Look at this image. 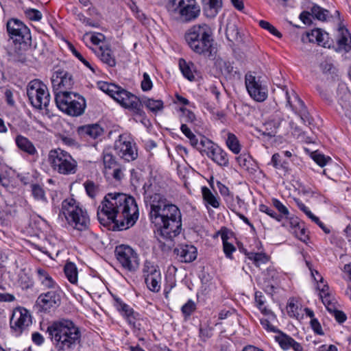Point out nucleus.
Instances as JSON below:
<instances>
[{"label":"nucleus","instance_id":"obj_1","mask_svg":"<svg viewBox=\"0 0 351 351\" xmlns=\"http://www.w3.org/2000/svg\"><path fill=\"white\" fill-rule=\"evenodd\" d=\"M149 218L156 227L154 234L157 240L171 248L174 239L182 230L180 210L160 194L155 193L150 197Z\"/></svg>","mask_w":351,"mask_h":351},{"label":"nucleus","instance_id":"obj_2","mask_svg":"<svg viewBox=\"0 0 351 351\" xmlns=\"http://www.w3.org/2000/svg\"><path fill=\"white\" fill-rule=\"evenodd\" d=\"M130 195L125 193H108L97 210V218L104 226L113 224V230H123L130 228L132 221L130 214Z\"/></svg>","mask_w":351,"mask_h":351},{"label":"nucleus","instance_id":"obj_3","mask_svg":"<svg viewBox=\"0 0 351 351\" xmlns=\"http://www.w3.org/2000/svg\"><path fill=\"white\" fill-rule=\"evenodd\" d=\"M47 331L56 351H73L81 343V330L69 319L53 322Z\"/></svg>","mask_w":351,"mask_h":351},{"label":"nucleus","instance_id":"obj_4","mask_svg":"<svg viewBox=\"0 0 351 351\" xmlns=\"http://www.w3.org/2000/svg\"><path fill=\"white\" fill-rule=\"evenodd\" d=\"M213 31L206 23L196 24L185 33L184 38L189 48L195 53L204 57L213 56Z\"/></svg>","mask_w":351,"mask_h":351},{"label":"nucleus","instance_id":"obj_5","mask_svg":"<svg viewBox=\"0 0 351 351\" xmlns=\"http://www.w3.org/2000/svg\"><path fill=\"white\" fill-rule=\"evenodd\" d=\"M167 10L171 18L182 23L195 20L200 13L195 0H169Z\"/></svg>","mask_w":351,"mask_h":351},{"label":"nucleus","instance_id":"obj_6","mask_svg":"<svg viewBox=\"0 0 351 351\" xmlns=\"http://www.w3.org/2000/svg\"><path fill=\"white\" fill-rule=\"evenodd\" d=\"M60 214L64 216L70 226L79 231L88 228L89 217L74 199H66L62 202Z\"/></svg>","mask_w":351,"mask_h":351},{"label":"nucleus","instance_id":"obj_7","mask_svg":"<svg viewBox=\"0 0 351 351\" xmlns=\"http://www.w3.org/2000/svg\"><path fill=\"white\" fill-rule=\"evenodd\" d=\"M55 101L62 112L72 117L82 115L86 107L84 97L74 92L56 93Z\"/></svg>","mask_w":351,"mask_h":351},{"label":"nucleus","instance_id":"obj_8","mask_svg":"<svg viewBox=\"0 0 351 351\" xmlns=\"http://www.w3.org/2000/svg\"><path fill=\"white\" fill-rule=\"evenodd\" d=\"M49 162L52 169L63 175H71L76 173L77 161L68 152L61 149H52L49 153Z\"/></svg>","mask_w":351,"mask_h":351},{"label":"nucleus","instance_id":"obj_9","mask_svg":"<svg viewBox=\"0 0 351 351\" xmlns=\"http://www.w3.org/2000/svg\"><path fill=\"white\" fill-rule=\"evenodd\" d=\"M29 100L35 108H47L50 101V95L47 86L39 80L29 82L27 86Z\"/></svg>","mask_w":351,"mask_h":351},{"label":"nucleus","instance_id":"obj_10","mask_svg":"<svg viewBox=\"0 0 351 351\" xmlns=\"http://www.w3.org/2000/svg\"><path fill=\"white\" fill-rule=\"evenodd\" d=\"M245 84L247 93L254 100L258 102L266 100L268 90L261 76L248 72L245 76Z\"/></svg>","mask_w":351,"mask_h":351},{"label":"nucleus","instance_id":"obj_11","mask_svg":"<svg viewBox=\"0 0 351 351\" xmlns=\"http://www.w3.org/2000/svg\"><path fill=\"white\" fill-rule=\"evenodd\" d=\"M7 31L14 43L27 46L31 43L29 29L18 19H10L7 22Z\"/></svg>","mask_w":351,"mask_h":351},{"label":"nucleus","instance_id":"obj_12","mask_svg":"<svg viewBox=\"0 0 351 351\" xmlns=\"http://www.w3.org/2000/svg\"><path fill=\"white\" fill-rule=\"evenodd\" d=\"M143 105L153 112L160 111L164 108L163 101L160 99L139 98L133 95V116H138L139 120L145 125L148 120L146 119L145 113L143 110Z\"/></svg>","mask_w":351,"mask_h":351},{"label":"nucleus","instance_id":"obj_13","mask_svg":"<svg viewBox=\"0 0 351 351\" xmlns=\"http://www.w3.org/2000/svg\"><path fill=\"white\" fill-rule=\"evenodd\" d=\"M104 174L108 180L120 181L123 178V173L115 157L108 152L103 154Z\"/></svg>","mask_w":351,"mask_h":351},{"label":"nucleus","instance_id":"obj_14","mask_svg":"<svg viewBox=\"0 0 351 351\" xmlns=\"http://www.w3.org/2000/svg\"><path fill=\"white\" fill-rule=\"evenodd\" d=\"M286 98L287 105L290 106L292 110L297 114H298L304 124H311V118L309 113L305 106L303 101L298 97V95L294 92L289 93L286 91Z\"/></svg>","mask_w":351,"mask_h":351},{"label":"nucleus","instance_id":"obj_15","mask_svg":"<svg viewBox=\"0 0 351 351\" xmlns=\"http://www.w3.org/2000/svg\"><path fill=\"white\" fill-rule=\"evenodd\" d=\"M60 289L51 290L41 293L36 300L39 309L44 312L53 311L60 306Z\"/></svg>","mask_w":351,"mask_h":351},{"label":"nucleus","instance_id":"obj_16","mask_svg":"<svg viewBox=\"0 0 351 351\" xmlns=\"http://www.w3.org/2000/svg\"><path fill=\"white\" fill-rule=\"evenodd\" d=\"M51 84L55 97H56V93H70L67 90L72 88L73 80L69 73L63 70H58L53 74Z\"/></svg>","mask_w":351,"mask_h":351},{"label":"nucleus","instance_id":"obj_17","mask_svg":"<svg viewBox=\"0 0 351 351\" xmlns=\"http://www.w3.org/2000/svg\"><path fill=\"white\" fill-rule=\"evenodd\" d=\"M32 324L29 312L25 308H16L10 318L11 328L20 332Z\"/></svg>","mask_w":351,"mask_h":351},{"label":"nucleus","instance_id":"obj_18","mask_svg":"<svg viewBox=\"0 0 351 351\" xmlns=\"http://www.w3.org/2000/svg\"><path fill=\"white\" fill-rule=\"evenodd\" d=\"M115 149L119 156L125 161L132 160V144L130 138L123 134L119 136V140L115 142Z\"/></svg>","mask_w":351,"mask_h":351},{"label":"nucleus","instance_id":"obj_19","mask_svg":"<svg viewBox=\"0 0 351 351\" xmlns=\"http://www.w3.org/2000/svg\"><path fill=\"white\" fill-rule=\"evenodd\" d=\"M117 258L121 265L128 271L132 270V247L128 245H120L116 247Z\"/></svg>","mask_w":351,"mask_h":351},{"label":"nucleus","instance_id":"obj_20","mask_svg":"<svg viewBox=\"0 0 351 351\" xmlns=\"http://www.w3.org/2000/svg\"><path fill=\"white\" fill-rule=\"evenodd\" d=\"M174 252L182 262L191 263L195 260L197 251L192 245H180L174 250Z\"/></svg>","mask_w":351,"mask_h":351},{"label":"nucleus","instance_id":"obj_21","mask_svg":"<svg viewBox=\"0 0 351 351\" xmlns=\"http://www.w3.org/2000/svg\"><path fill=\"white\" fill-rule=\"evenodd\" d=\"M275 339L283 350L291 348L294 351H303V347L300 343L283 332H280V335H276Z\"/></svg>","mask_w":351,"mask_h":351},{"label":"nucleus","instance_id":"obj_22","mask_svg":"<svg viewBox=\"0 0 351 351\" xmlns=\"http://www.w3.org/2000/svg\"><path fill=\"white\" fill-rule=\"evenodd\" d=\"M338 106L337 110L348 116L351 113V93L348 90H343L339 93L337 99Z\"/></svg>","mask_w":351,"mask_h":351},{"label":"nucleus","instance_id":"obj_23","mask_svg":"<svg viewBox=\"0 0 351 351\" xmlns=\"http://www.w3.org/2000/svg\"><path fill=\"white\" fill-rule=\"evenodd\" d=\"M78 134L84 138L95 139L103 133V129L98 124L85 125L78 128Z\"/></svg>","mask_w":351,"mask_h":351},{"label":"nucleus","instance_id":"obj_24","mask_svg":"<svg viewBox=\"0 0 351 351\" xmlns=\"http://www.w3.org/2000/svg\"><path fill=\"white\" fill-rule=\"evenodd\" d=\"M310 42L317 43L319 45L325 48H330V43L328 40V34L322 31L320 29H313L311 33L307 34Z\"/></svg>","mask_w":351,"mask_h":351},{"label":"nucleus","instance_id":"obj_25","mask_svg":"<svg viewBox=\"0 0 351 351\" xmlns=\"http://www.w3.org/2000/svg\"><path fill=\"white\" fill-rule=\"evenodd\" d=\"M36 273L39 282L44 287L52 289V290L60 289L57 283L45 269L38 268Z\"/></svg>","mask_w":351,"mask_h":351},{"label":"nucleus","instance_id":"obj_26","mask_svg":"<svg viewBox=\"0 0 351 351\" xmlns=\"http://www.w3.org/2000/svg\"><path fill=\"white\" fill-rule=\"evenodd\" d=\"M112 98L125 108H132V95L130 92L119 86V90Z\"/></svg>","mask_w":351,"mask_h":351},{"label":"nucleus","instance_id":"obj_27","mask_svg":"<svg viewBox=\"0 0 351 351\" xmlns=\"http://www.w3.org/2000/svg\"><path fill=\"white\" fill-rule=\"evenodd\" d=\"M17 147L22 151L29 155H34L37 150L33 143L26 137L22 135H18L15 139Z\"/></svg>","mask_w":351,"mask_h":351},{"label":"nucleus","instance_id":"obj_28","mask_svg":"<svg viewBox=\"0 0 351 351\" xmlns=\"http://www.w3.org/2000/svg\"><path fill=\"white\" fill-rule=\"evenodd\" d=\"M97 54L99 59L110 66H114L116 64L114 57L112 54L111 50L107 46H101L97 51Z\"/></svg>","mask_w":351,"mask_h":351},{"label":"nucleus","instance_id":"obj_29","mask_svg":"<svg viewBox=\"0 0 351 351\" xmlns=\"http://www.w3.org/2000/svg\"><path fill=\"white\" fill-rule=\"evenodd\" d=\"M209 157L220 166L226 167L229 163L228 154L226 152L219 147L213 149Z\"/></svg>","mask_w":351,"mask_h":351},{"label":"nucleus","instance_id":"obj_30","mask_svg":"<svg viewBox=\"0 0 351 351\" xmlns=\"http://www.w3.org/2000/svg\"><path fill=\"white\" fill-rule=\"evenodd\" d=\"M339 38L338 39L339 47L346 51L351 49V37L348 30L344 27L339 29Z\"/></svg>","mask_w":351,"mask_h":351},{"label":"nucleus","instance_id":"obj_31","mask_svg":"<svg viewBox=\"0 0 351 351\" xmlns=\"http://www.w3.org/2000/svg\"><path fill=\"white\" fill-rule=\"evenodd\" d=\"M145 282L147 288L153 292H158L160 289L161 274L160 271L154 273L152 276H146Z\"/></svg>","mask_w":351,"mask_h":351},{"label":"nucleus","instance_id":"obj_32","mask_svg":"<svg viewBox=\"0 0 351 351\" xmlns=\"http://www.w3.org/2000/svg\"><path fill=\"white\" fill-rule=\"evenodd\" d=\"M226 35L227 39L232 43H239L242 40L236 24L232 21H229L226 25Z\"/></svg>","mask_w":351,"mask_h":351},{"label":"nucleus","instance_id":"obj_33","mask_svg":"<svg viewBox=\"0 0 351 351\" xmlns=\"http://www.w3.org/2000/svg\"><path fill=\"white\" fill-rule=\"evenodd\" d=\"M179 66L182 73L186 79L190 81L195 80L194 64L192 62H186L184 59H180Z\"/></svg>","mask_w":351,"mask_h":351},{"label":"nucleus","instance_id":"obj_34","mask_svg":"<svg viewBox=\"0 0 351 351\" xmlns=\"http://www.w3.org/2000/svg\"><path fill=\"white\" fill-rule=\"evenodd\" d=\"M64 271L66 278L71 283L76 284L77 282V269L73 263H67L64 266Z\"/></svg>","mask_w":351,"mask_h":351},{"label":"nucleus","instance_id":"obj_35","mask_svg":"<svg viewBox=\"0 0 351 351\" xmlns=\"http://www.w3.org/2000/svg\"><path fill=\"white\" fill-rule=\"evenodd\" d=\"M221 0H208L204 10L208 17L213 18L218 13L219 8H221Z\"/></svg>","mask_w":351,"mask_h":351},{"label":"nucleus","instance_id":"obj_36","mask_svg":"<svg viewBox=\"0 0 351 351\" xmlns=\"http://www.w3.org/2000/svg\"><path fill=\"white\" fill-rule=\"evenodd\" d=\"M202 193L204 201L206 204L210 205L212 207L217 208L219 206V202L213 195L211 191L206 186L202 188Z\"/></svg>","mask_w":351,"mask_h":351},{"label":"nucleus","instance_id":"obj_37","mask_svg":"<svg viewBox=\"0 0 351 351\" xmlns=\"http://www.w3.org/2000/svg\"><path fill=\"white\" fill-rule=\"evenodd\" d=\"M255 302L256 303L257 307L260 309L263 314L268 315L269 317L273 319L276 318V316L273 312L264 306L265 301L263 300V295L261 292L256 291L255 293Z\"/></svg>","mask_w":351,"mask_h":351},{"label":"nucleus","instance_id":"obj_38","mask_svg":"<svg viewBox=\"0 0 351 351\" xmlns=\"http://www.w3.org/2000/svg\"><path fill=\"white\" fill-rule=\"evenodd\" d=\"M227 147L235 154L241 151V145L237 137L232 133L228 132L226 140Z\"/></svg>","mask_w":351,"mask_h":351},{"label":"nucleus","instance_id":"obj_39","mask_svg":"<svg viewBox=\"0 0 351 351\" xmlns=\"http://www.w3.org/2000/svg\"><path fill=\"white\" fill-rule=\"evenodd\" d=\"M245 255L250 260L252 261L254 264L258 267L261 264H263L267 262L268 257L264 253H256V252H245Z\"/></svg>","mask_w":351,"mask_h":351},{"label":"nucleus","instance_id":"obj_40","mask_svg":"<svg viewBox=\"0 0 351 351\" xmlns=\"http://www.w3.org/2000/svg\"><path fill=\"white\" fill-rule=\"evenodd\" d=\"M98 88L103 92L107 93L112 97L119 90V86L114 84L108 83L106 82H99L97 83Z\"/></svg>","mask_w":351,"mask_h":351},{"label":"nucleus","instance_id":"obj_41","mask_svg":"<svg viewBox=\"0 0 351 351\" xmlns=\"http://www.w3.org/2000/svg\"><path fill=\"white\" fill-rule=\"evenodd\" d=\"M32 194L36 200L47 202V199L45 195L44 189L37 184H32Z\"/></svg>","mask_w":351,"mask_h":351},{"label":"nucleus","instance_id":"obj_42","mask_svg":"<svg viewBox=\"0 0 351 351\" xmlns=\"http://www.w3.org/2000/svg\"><path fill=\"white\" fill-rule=\"evenodd\" d=\"M311 11L312 15L320 21H325L329 13L328 10L324 9L317 5H314Z\"/></svg>","mask_w":351,"mask_h":351},{"label":"nucleus","instance_id":"obj_43","mask_svg":"<svg viewBox=\"0 0 351 351\" xmlns=\"http://www.w3.org/2000/svg\"><path fill=\"white\" fill-rule=\"evenodd\" d=\"M180 130L187 137L190 143L193 147L197 146L198 143V140L196 138L195 135L191 132V129L184 123H182L180 127Z\"/></svg>","mask_w":351,"mask_h":351},{"label":"nucleus","instance_id":"obj_44","mask_svg":"<svg viewBox=\"0 0 351 351\" xmlns=\"http://www.w3.org/2000/svg\"><path fill=\"white\" fill-rule=\"evenodd\" d=\"M87 195L93 198L99 192V186L91 180H87L84 183Z\"/></svg>","mask_w":351,"mask_h":351},{"label":"nucleus","instance_id":"obj_45","mask_svg":"<svg viewBox=\"0 0 351 351\" xmlns=\"http://www.w3.org/2000/svg\"><path fill=\"white\" fill-rule=\"evenodd\" d=\"M116 304L115 306L117 308L121 311L123 316H125L129 324L131 323L130 315L131 313V311L130 310V307L126 304L123 303L121 300L116 299Z\"/></svg>","mask_w":351,"mask_h":351},{"label":"nucleus","instance_id":"obj_46","mask_svg":"<svg viewBox=\"0 0 351 351\" xmlns=\"http://www.w3.org/2000/svg\"><path fill=\"white\" fill-rule=\"evenodd\" d=\"M259 25L266 30H267L269 32H270L274 36L281 38L282 34L271 23H269L268 21L261 20L258 22Z\"/></svg>","mask_w":351,"mask_h":351},{"label":"nucleus","instance_id":"obj_47","mask_svg":"<svg viewBox=\"0 0 351 351\" xmlns=\"http://www.w3.org/2000/svg\"><path fill=\"white\" fill-rule=\"evenodd\" d=\"M133 319H135V321L133 322V332H134V329L135 328L138 329L139 331L141 330H144L145 326L147 324L146 320L140 318V315L138 313H135L134 311Z\"/></svg>","mask_w":351,"mask_h":351},{"label":"nucleus","instance_id":"obj_48","mask_svg":"<svg viewBox=\"0 0 351 351\" xmlns=\"http://www.w3.org/2000/svg\"><path fill=\"white\" fill-rule=\"evenodd\" d=\"M260 210L263 213H266L267 215L275 219L278 221H281L282 220V215H278L272 208L268 207L266 205L261 204L260 206Z\"/></svg>","mask_w":351,"mask_h":351},{"label":"nucleus","instance_id":"obj_49","mask_svg":"<svg viewBox=\"0 0 351 351\" xmlns=\"http://www.w3.org/2000/svg\"><path fill=\"white\" fill-rule=\"evenodd\" d=\"M272 203H273L274 206L279 211V213H280L279 215H282V219L284 217L287 218L288 217V215H289V210L278 199H273Z\"/></svg>","mask_w":351,"mask_h":351},{"label":"nucleus","instance_id":"obj_50","mask_svg":"<svg viewBox=\"0 0 351 351\" xmlns=\"http://www.w3.org/2000/svg\"><path fill=\"white\" fill-rule=\"evenodd\" d=\"M195 310V304L191 300H189L182 307V312L186 317H189Z\"/></svg>","mask_w":351,"mask_h":351},{"label":"nucleus","instance_id":"obj_51","mask_svg":"<svg viewBox=\"0 0 351 351\" xmlns=\"http://www.w3.org/2000/svg\"><path fill=\"white\" fill-rule=\"evenodd\" d=\"M25 13L26 16L32 21H38L42 19L41 12L36 9H27L25 10Z\"/></svg>","mask_w":351,"mask_h":351},{"label":"nucleus","instance_id":"obj_52","mask_svg":"<svg viewBox=\"0 0 351 351\" xmlns=\"http://www.w3.org/2000/svg\"><path fill=\"white\" fill-rule=\"evenodd\" d=\"M69 49L72 53L80 60L85 66L89 68L90 70L94 71L93 68L91 66L90 63L82 56V54L74 47L73 45L69 44Z\"/></svg>","mask_w":351,"mask_h":351},{"label":"nucleus","instance_id":"obj_53","mask_svg":"<svg viewBox=\"0 0 351 351\" xmlns=\"http://www.w3.org/2000/svg\"><path fill=\"white\" fill-rule=\"evenodd\" d=\"M261 324L265 330L268 332L278 333L282 332L276 326H273L267 319L262 318L260 319Z\"/></svg>","mask_w":351,"mask_h":351},{"label":"nucleus","instance_id":"obj_54","mask_svg":"<svg viewBox=\"0 0 351 351\" xmlns=\"http://www.w3.org/2000/svg\"><path fill=\"white\" fill-rule=\"evenodd\" d=\"M312 158L314 161L321 167H324L327 164L328 160H330L329 157L326 158L324 155L317 152L313 154Z\"/></svg>","mask_w":351,"mask_h":351},{"label":"nucleus","instance_id":"obj_55","mask_svg":"<svg viewBox=\"0 0 351 351\" xmlns=\"http://www.w3.org/2000/svg\"><path fill=\"white\" fill-rule=\"evenodd\" d=\"M160 270L157 269L156 267L150 262L145 261L143 269V272L146 278V276H152L154 273L158 272Z\"/></svg>","mask_w":351,"mask_h":351},{"label":"nucleus","instance_id":"obj_56","mask_svg":"<svg viewBox=\"0 0 351 351\" xmlns=\"http://www.w3.org/2000/svg\"><path fill=\"white\" fill-rule=\"evenodd\" d=\"M141 86L143 91H148L152 88V82L147 73H143V79L141 82Z\"/></svg>","mask_w":351,"mask_h":351},{"label":"nucleus","instance_id":"obj_57","mask_svg":"<svg viewBox=\"0 0 351 351\" xmlns=\"http://www.w3.org/2000/svg\"><path fill=\"white\" fill-rule=\"evenodd\" d=\"M295 236L301 241H305L308 239V235L306 233V230L301 227L299 223L295 226Z\"/></svg>","mask_w":351,"mask_h":351},{"label":"nucleus","instance_id":"obj_58","mask_svg":"<svg viewBox=\"0 0 351 351\" xmlns=\"http://www.w3.org/2000/svg\"><path fill=\"white\" fill-rule=\"evenodd\" d=\"M250 157L246 154H241L237 158V160L241 167L248 169L250 162Z\"/></svg>","mask_w":351,"mask_h":351},{"label":"nucleus","instance_id":"obj_59","mask_svg":"<svg viewBox=\"0 0 351 351\" xmlns=\"http://www.w3.org/2000/svg\"><path fill=\"white\" fill-rule=\"evenodd\" d=\"M228 207L233 212L236 213L237 204L235 203V199L232 194H229L228 196L223 198Z\"/></svg>","mask_w":351,"mask_h":351},{"label":"nucleus","instance_id":"obj_60","mask_svg":"<svg viewBox=\"0 0 351 351\" xmlns=\"http://www.w3.org/2000/svg\"><path fill=\"white\" fill-rule=\"evenodd\" d=\"M223 248L226 257L229 258H232V252L236 250L235 247L228 242L223 243Z\"/></svg>","mask_w":351,"mask_h":351},{"label":"nucleus","instance_id":"obj_61","mask_svg":"<svg viewBox=\"0 0 351 351\" xmlns=\"http://www.w3.org/2000/svg\"><path fill=\"white\" fill-rule=\"evenodd\" d=\"M308 217L315 223H316L326 234L330 233V230L328 228H327L320 220L319 219L314 215L313 213L308 216Z\"/></svg>","mask_w":351,"mask_h":351},{"label":"nucleus","instance_id":"obj_62","mask_svg":"<svg viewBox=\"0 0 351 351\" xmlns=\"http://www.w3.org/2000/svg\"><path fill=\"white\" fill-rule=\"evenodd\" d=\"M271 162L276 169L283 167V165L280 160V156L278 153H276L272 156Z\"/></svg>","mask_w":351,"mask_h":351},{"label":"nucleus","instance_id":"obj_63","mask_svg":"<svg viewBox=\"0 0 351 351\" xmlns=\"http://www.w3.org/2000/svg\"><path fill=\"white\" fill-rule=\"evenodd\" d=\"M217 188L223 198L230 194L229 189L219 181L217 182Z\"/></svg>","mask_w":351,"mask_h":351},{"label":"nucleus","instance_id":"obj_64","mask_svg":"<svg viewBox=\"0 0 351 351\" xmlns=\"http://www.w3.org/2000/svg\"><path fill=\"white\" fill-rule=\"evenodd\" d=\"M212 335L211 330L208 328H199V337L203 341H206Z\"/></svg>","mask_w":351,"mask_h":351}]
</instances>
